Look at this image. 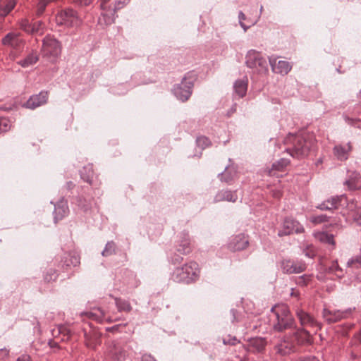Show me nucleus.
I'll list each match as a JSON object with an SVG mask.
<instances>
[{"label":"nucleus","instance_id":"f257e3e1","mask_svg":"<svg viewBox=\"0 0 361 361\" xmlns=\"http://www.w3.org/2000/svg\"><path fill=\"white\" fill-rule=\"evenodd\" d=\"M316 140L312 134L300 133H289L283 140L284 151L293 158L301 159L308 155L315 145Z\"/></svg>","mask_w":361,"mask_h":361},{"label":"nucleus","instance_id":"f03ea898","mask_svg":"<svg viewBox=\"0 0 361 361\" xmlns=\"http://www.w3.org/2000/svg\"><path fill=\"white\" fill-rule=\"evenodd\" d=\"M200 269L197 262L190 261L182 267L174 269L171 274V279L177 283L189 284L198 280Z\"/></svg>","mask_w":361,"mask_h":361},{"label":"nucleus","instance_id":"7ed1b4c3","mask_svg":"<svg viewBox=\"0 0 361 361\" xmlns=\"http://www.w3.org/2000/svg\"><path fill=\"white\" fill-rule=\"evenodd\" d=\"M310 333L305 329L298 331L293 336H286L280 339L275 345L274 349L277 354L286 355L295 351V343H302L308 340Z\"/></svg>","mask_w":361,"mask_h":361},{"label":"nucleus","instance_id":"20e7f679","mask_svg":"<svg viewBox=\"0 0 361 361\" xmlns=\"http://www.w3.org/2000/svg\"><path fill=\"white\" fill-rule=\"evenodd\" d=\"M271 310L275 317L276 321L273 324L275 331H283L295 326V320L287 305H275Z\"/></svg>","mask_w":361,"mask_h":361},{"label":"nucleus","instance_id":"39448f33","mask_svg":"<svg viewBox=\"0 0 361 361\" xmlns=\"http://www.w3.org/2000/svg\"><path fill=\"white\" fill-rule=\"evenodd\" d=\"M56 22L57 25L66 27H77L81 25L82 19L76 11L71 8H66L57 13Z\"/></svg>","mask_w":361,"mask_h":361},{"label":"nucleus","instance_id":"423d86ee","mask_svg":"<svg viewBox=\"0 0 361 361\" xmlns=\"http://www.w3.org/2000/svg\"><path fill=\"white\" fill-rule=\"evenodd\" d=\"M245 64L247 68L258 73H264L268 71L267 60L261 53L251 49L247 51L245 56Z\"/></svg>","mask_w":361,"mask_h":361},{"label":"nucleus","instance_id":"0eeeda50","mask_svg":"<svg viewBox=\"0 0 361 361\" xmlns=\"http://www.w3.org/2000/svg\"><path fill=\"white\" fill-rule=\"evenodd\" d=\"M98 7L102 11L98 18V23L101 26H107L114 23L116 15L114 4L111 0H97Z\"/></svg>","mask_w":361,"mask_h":361},{"label":"nucleus","instance_id":"6e6552de","mask_svg":"<svg viewBox=\"0 0 361 361\" xmlns=\"http://www.w3.org/2000/svg\"><path fill=\"white\" fill-rule=\"evenodd\" d=\"M355 310L349 307L344 310L333 309L331 307H324L322 312V317L327 324H334L343 319L348 318Z\"/></svg>","mask_w":361,"mask_h":361},{"label":"nucleus","instance_id":"1a4fd4ad","mask_svg":"<svg viewBox=\"0 0 361 361\" xmlns=\"http://www.w3.org/2000/svg\"><path fill=\"white\" fill-rule=\"evenodd\" d=\"M61 48L60 42L50 36L46 37L42 43V54L51 60L57 58L61 54Z\"/></svg>","mask_w":361,"mask_h":361},{"label":"nucleus","instance_id":"9d476101","mask_svg":"<svg viewBox=\"0 0 361 361\" xmlns=\"http://www.w3.org/2000/svg\"><path fill=\"white\" fill-rule=\"evenodd\" d=\"M280 267L283 274H297L305 271L307 264L302 260L283 259L280 262Z\"/></svg>","mask_w":361,"mask_h":361},{"label":"nucleus","instance_id":"9b49d317","mask_svg":"<svg viewBox=\"0 0 361 361\" xmlns=\"http://www.w3.org/2000/svg\"><path fill=\"white\" fill-rule=\"evenodd\" d=\"M193 82L188 80L185 77L180 84L176 85L173 88V93L180 101L184 102L191 96L192 92Z\"/></svg>","mask_w":361,"mask_h":361},{"label":"nucleus","instance_id":"f8f14e48","mask_svg":"<svg viewBox=\"0 0 361 361\" xmlns=\"http://www.w3.org/2000/svg\"><path fill=\"white\" fill-rule=\"evenodd\" d=\"M305 231L303 226L297 220L287 217L284 219L281 228L278 232V235L285 236L293 233H302Z\"/></svg>","mask_w":361,"mask_h":361},{"label":"nucleus","instance_id":"ddd939ff","mask_svg":"<svg viewBox=\"0 0 361 361\" xmlns=\"http://www.w3.org/2000/svg\"><path fill=\"white\" fill-rule=\"evenodd\" d=\"M296 316L302 326L311 328L315 331L322 329V324L319 322L312 315L302 309L296 310Z\"/></svg>","mask_w":361,"mask_h":361},{"label":"nucleus","instance_id":"4468645a","mask_svg":"<svg viewBox=\"0 0 361 361\" xmlns=\"http://www.w3.org/2000/svg\"><path fill=\"white\" fill-rule=\"evenodd\" d=\"M347 197L345 195L332 197L324 201L317 207L321 210H333L341 209L343 211L345 205H347Z\"/></svg>","mask_w":361,"mask_h":361},{"label":"nucleus","instance_id":"2eb2a0df","mask_svg":"<svg viewBox=\"0 0 361 361\" xmlns=\"http://www.w3.org/2000/svg\"><path fill=\"white\" fill-rule=\"evenodd\" d=\"M343 216L347 215L351 218L357 225L361 226V203L349 202L347 200V205H345L343 211H341Z\"/></svg>","mask_w":361,"mask_h":361},{"label":"nucleus","instance_id":"dca6fc26","mask_svg":"<svg viewBox=\"0 0 361 361\" xmlns=\"http://www.w3.org/2000/svg\"><path fill=\"white\" fill-rule=\"evenodd\" d=\"M2 44L15 51H20L24 46L25 40L19 32H11L1 39Z\"/></svg>","mask_w":361,"mask_h":361},{"label":"nucleus","instance_id":"f3484780","mask_svg":"<svg viewBox=\"0 0 361 361\" xmlns=\"http://www.w3.org/2000/svg\"><path fill=\"white\" fill-rule=\"evenodd\" d=\"M352 150L353 145L349 141L345 144L338 143L335 145L332 149V152L336 160L345 161L350 157Z\"/></svg>","mask_w":361,"mask_h":361},{"label":"nucleus","instance_id":"a211bd4d","mask_svg":"<svg viewBox=\"0 0 361 361\" xmlns=\"http://www.w3.org/2000/svg\"><path fill=\"white\" fill-rule=\"evenodd\" d=\"M269 61L272 71L275 73L286 75L290 71L292 68V66L289 62L278 60V58H276L274 56L269 57Z\"/></svg>","mask_w":361,"mask_h":361},{"label":"nucleus","instance_id":"6ab92c4d","mask_svg":"<svg viewBox=\"0 0 361 361\" xmlns=\"http://www.w3.org/2000/svg\"><path fill=\"white\" fill-rule=\"evenodd\" d=\"M248 245V237L243 233H240L231 238L228 247L233 251H240L247 248Z\"/></svg>","mask_w":361,"mask_h":361},{"label":"nucleus","instance_id":"aec40b11","mask_svg":"<svg viewBox=\"0 0 361 361\" xmlns=\"http://www.w3.org/2000/svg\"><path fill=\"white\" fill-rule=\"evenodd\" d=\"M48 99V92L46 91H41L37 94H33L30 97L24 106L30 109H35L42 105L45 104Z\"/></svg>","mask_w":361,"mask_h":361},{"label":"nucleus","instance_id":"412c9836","mask_svg":"<svg viewBox=\"0 0 361 361\" xmlns=\"http://www.w3.org/2000/svg\"><path fill=\"white\" fill-rule=\"evenodd\" d=\"M176 250L181 255H188L192 251L188 232L184 231L180 233Z\"/></svg>","mask_w":361,"mask_h":361},{"label":"nucleus","instance_id":"4be33fe9","mask_svg":"<svg viewBox=\"0 0 361 361\" xmlns=\"http://www.w3.org/2000/svg\"><path fill=\"white\" fill-rule=\"evenodd\" d=\"M126 352L118 343L113 342L109 347L108 356L113 360L121 361L124 360Z\"/></svg>","mask_w":361,"mask_h":361},{"label":"nucleus","instance_id":"5701e85b","mask_svg":"<svg viewBox=\"0 0 361 361\" xmlns=\"http://www.w3.org/2000/svg\"><path fill=\"white\" fill-rule=\"evenodd\" d=\"M68 212H69V209L68 207L67 202L65 201L63 198H62L56 204H54V222L57 223L58 221L61 220L66 215H68Z\"/></svg>","mask_w":361,"mask_h":361},{"label":"nucleus","instance_id":"b1692460","mask_svg":"<svg viewBox=\"0 0 361 361\" xmlns=\"http://www.w3.org/2000/svg\"><path fill=\"white\" fill-rule=\"evenodd\" d=\"M349 190H355L361 188V176L356 171L348 172V178L344 182Z\"/></svg>","mask_w":361,"mask_h":361},{"label":"nucleus","instance_id":"393cba45","mask_svg":"<svg viewBox=\"0 0 361 361\" xmlns=\"http://www.w3.org/2000/svg\"><path fill=\"white\" fill-rule=\"evenodd\" d=\"M238 195L236 191L229 190H219L214 197V202L227 201L235 202L238 200Z\"/></svg>","mask_w":361,"mask_h":361},{"label":"nucleus","instance_id":"a878e982","mask_svg":"<svg viewBox=\"0 0 361 361\" xmlns=\"http://www.w3.org/2000/svg\"><path fill=\"white\" fill-rule=\"evenodd\" d=\"M248 86V80L246 77L238 79L233 83L234 96L243 98L245 96Z\"/></svg>","mask_w":361,"mask_h":361},{"label":"nucleus","instance_id":"bb28decb","mask_svg":"<svg viewBox=\"0 0 361 361\" xmlns=\"http://www.w3.org/2000/svg\"><path fill=\"white\" fill-rule=\"evenodd\" d=\"M85 340L86 345L91 349H95L100 344V337L95 332H85Z\"/></svg>","mask_w":361,"mask_h":361},{"label":"nucleus","instance_id":"cd10ccee","mask_svg":"<svg viewBox=\"0 0 361 361\" xmlns=\"http://www.w3.org/2000/svg\"><path fill=\"white\" fill-rule=\"evenodd\" d=\"M289 164V159L281 158L272 164L271 168L268 170V174L269 176H276V172L283 171Z\"/></svg>","mask_w":361,"mask_h":361},{"label":"nucleus","instance_id":"c85d7f7f","mask_svg":"<svg viewBox=\"0 0 361 361\" xmlns=\"http://www.w3.org/2000/svg\"><path fill=\"white\" fill-rule=\"evenodd\" d=\"M85 314L87 315L90 319L96 320L100 323L103 322L104 321L112 322L115 320L114 319L106 317L105 312L101 308H98L97 310H94V312H86Z\"/></svg>","mask_w":361,"mask_h":361},{"label":"nucleus","instance_id":"c756f323","mask_svg":"<svg viewBox=\"0 0 361 361\" xmlns=\"http://www.w3.org/2000/svg\"><path fill=\"white\" fill-rule=\"evenodd\" d=\"M62 266L66 267H77L80 264V257L75 254L67 253L63 257Z\"/></svg>","mask_w":361,"mask_h":361},{"label":"nucleus","instance_id":"7c9ffc66","mask_svg":"<svg viewBox=\"0 0 361 361\" xmlns=\"http://www.w3.org/2000/svg\"><path fill=\"white\" fill-rule=\"evenodd\" d=\"M39 60L37 52L32 51L25 59L18 61V64L23 68H27L35 64Z\"/></svg>","mask_w":361,"mask_h":361},{"label":"nucleus","instance_id":"2f4dec72","mask_svg":"<svg viewBox=\"0 0 361 361\" xmlns=\"http://www.w3.org/2000/svg\"><path fill=\"white\" fill-rule=\"evenodd\" d=\"M16 0H1L0 1V16H6L15 7Z\"/></svg>","mask_w":361,"mask_h":361},{"label":"nucleus","instance_id":"473e14b6","mask_svg":"<svg viewBox=\"0 0 361 361\" xmlns=\"http://www.w3.org/2000/svg\"><path fill=\"white\" fill-rule=\"evenodd\" d=\"M81 178L88 183L89 184H92V179L94 176V171L92 169V164H88L82 168V169L80 171Z\"/></svg>","mask_w":361,"mask_h":361},{"label":"nucleus","instance_id":"72a5a7b5","mask_svg":"<svg viewBox=\"0 0 361 361\" xmlns=\"http://www.w3.org/2000/svg\"><path fill=\"white\" fill-rule=\"evenodd\" d=\"M236 172L233 168L226 167L224 171L219 173L218 176L221 182L230 183L234 178Z\"/></svg>","mask_w":361,"mask_h":361},{"label":"nucleus","instance_id":"f704fd0d","mask_svg":"<svg viewBox=\"0 0 361 361\" xmlns=\"http://www.w3.org/2000/svg\"><path fill=\"white\" fill-rule=\"evenodd\" d=\"M115 304L118 312H129L132 310V307L128 300L115 298Z\"/></svg>","mask_w":361,"mask_h":361},{"label":"nucleus","instance_id":"c9c22d12","mask_svg":"<svg viewBox=\"0 0 361 361\" xmlns=\"http://www.w3.org/2000/svg\"><path fill=\"white\" fill-rule=\"evenodd\" d=\"M264 347L265 341L262 338H252L250 342V348H252L253 351L261 352Z\"/></svg>","mask_w":361,"mask_h":361},{"label":"nucleus","instance_id":"e433bc0d","mask_svg":"<svg viewBox=\"0 0 361 361\" xmlns=\"http://www.w3.org/2000/svg\"><path fill=\"white\" fill-rule=\"evenodd\" d=\"M348 268H361V249L359 254L353 256L347 262Z\"/></svg>","mask_w":361,"mask_h":361},{"label":"nucleus","instance_id":"4c0bfd02","mask_svg":"<svg viewBox=\"0 0 361 361\" xmlns=\"http://www.w3.org/2000/svg\"><path fill=\"white\" fill-rule=\"evenodd\" d=\"M116 245L114 241H108L105 245L104 249L102 252L103 257H109L116 254Z\"/></svg>","mask_w":361,"mask_h":361},{"label":"nucleus","instance_id":"58836bf2","mask_svg":"<svg viewBox=\"0 0 361 361\" xmlns=\"http://www.w3.org/2000/svg\"><path fill=\"white\" fill-rule=\"evenodd\" d=\"M326 270L329 273H335L339 278L343 276V270L339 267L337 262H332L331 265L326 268Z\"/></svg>","mask_w":361,"mask_h":361},{"label":"nucleus","instance_id":"ea45409f","mask_svg":"<svg viewBox=\"0 0 361 361\" xmlns=\"http://www.w3.org/2000/svg\"><path fill=\"white\" fill-rule=\"evenodd\" d=\"M343 118L347 124H348L351 126H353L355 128L361 129V120L360 119L350 118L349 116H348L345 114L343 115Z\"/></svg>","mask_w":361,"mask_h":361},{"label":"nucleus","instance_id":"a19ab883","mask_svg":"<svg viewBox=\"0 0 361 361\" xmlns=\"http://www.w3.org/2000/svg\"><path fill=\"white\" fill-rule=\"evenodd\" d=\"M32 24H31L28 20L24 19L22 20L20 26L22 30H23L25 32L28 33H35V31L37 30L38 28H32Z\"/></svg>","mask_w":361,"mask_h":361},{"label":"nucleus","instance_id":"79ce46f5","mask_svg":"<svg viewBox=\"0 0 361 361\" xmlns=\"http://www.w3.org/2000/svg\"><path fill=\"white\" fill-rule=\"evenodd\" d=\"M319 238L322 242H324L329 245H334L335 244L334 235L332 234L323 232L319 235Z\"/></svg>","mask_w":361,"mask_h":361},{"label":"nucleus","instance_id":"37998d69","mask_svg":"<svg viewBox=\"0 0 361 361\" xmlns=\"http://www.w3.org/2000/svg\"><path fill=\"white\" fill-rule=\"evenodd\" d=\"M11 128V121L5 117H0V134L8 131Z\"/></svg>","mask_w":361,"mask_h":361},{"label":"nucleus","instance_id":"c03bdc74","mask_svg":"<svg viewBox=\"0 0 361 361\" xmlns=\"http://www.w3.org/2000/svg\"><path fill=\"white\" fill-rule=\"evenodd\" d=\"M11 128V121L5 117H0V134L8 131Z\"/></svg>","mask_w":361,"mask_h":361},{"label":"nucleus","instance_id":"a18cd8bd","mask_svg":"<svg viewBox=\"0 0 361 361\" xmlns=\"http://www.w3.org/2000/svg\"><path fill=\"white\" fill-rule=\"evenodd\" d=\"M329 216L326 214L315 215L311 217L310 221L314 224L329 221Z\"/></svg>","mask_w":361,"mask_h":361},{"label":"nucleus","instance_id":"49530a36","mask_svg":"<svg viewBox=\"0 0 361 361\" xmlns=\"http://www.w3.org/2000/svg\"><path fill=\"white\" fill-rule=\"evenodd\" d=\"M196 143L198 147L203 149L210 145V141L207 137L204 136H200L197 138Z\"/></svg>","mask_w":361,"mask_h":361},{"label":"nucleus","instance_id":"de8ad7c7","mask_svg":"<svg viewBox=\"0 0 361 361\" xmlns=\"http://www.w3.org/2000/svg\"><path fill=\"white\" fill-rule=\"evenodd\" d=\"M246 19V16L244 14V13L243 11H239L238 13V20H239V24L240 25V27L244 30V31H247V30L251 26V25H253L256 23V21L254 22V23H252L251 25H245L244 23H243V20H245Z\"/></svg>","mask_w":361,"mask_h":361},{"label":"nucleus","instance_id":"09e8293b","mask_svg":"<svg viewBox=\"0 0 361 361\" xmlns=\"http://www.w3.org/2000/svg\"><path fill=\"white\" fill-rule=\"evenodd\" d=\"M77 204L78 206L84 211H87L90 208V202H87L86 200L82 199L81 197H78Z\"/></svg>","mask_w":361,"mask_h":361},{"label":"nucleus","instance_id":"8fccbe9b","mask_svg":"<svg viewBox=\"0 0 361 361\" xmlns=\"http://www.w3.org/2000/svg\"><path fill=\"white\" fill-rule=\"evenodd\" d=\"M223 343L224 345H235L239 341L236 338L235 336H231V335H228L226 338L223 339Z\"/></svg>","mask_w":361,"mask_h":361},{"label":"nucleus","instance_id":"3c124183","mask_svg":"<svg viewBox=\"0 0 361 361\" xmlns=\"http://www.w3.org/2000/svg\"><path fill=\"white\" fill-rule=\"evenodd\" d=\"M129 0H116L114 4V13H116V11L122 8L128 2Z\"/></svg>","mask_w":361,"mask_h":361},{"label":"nucleus","instance_id":"603ef678","mask_svg":"<svg viewBox=\"0 0 361 361\" xmlns=\"http://www.w3.org/2000/svg\"><path fill=\"white\" fill-rule=\"evenodd\" d=\"M310 280V276L304 274L300 277H298L296 283L300 286H305L307 282Z\"/></svg>","mask_w":361,"mask_h":361},{"label":"nucleus","instance_id":"864d4df0","mask_svg":"<svg viewBox=\"0 0 361 361\" xmlns=\"http://www.w3.org/2000/svg\"><path fill=\"white\" fill-rule=\"evenodd\" d=\"M169 260L172 264H176L180 263L183 260V257L180 255L174 254L173 255L169 257Z\"/></svg>","mask_w":361,"mask_h":361},{"label":"nucleus","instance_id":"5fc2aeb1","mask_svg":"<svg viewBox=\"0 0 361 361\" xmlns=\"http://www.w3.org/2000/svg\"><path fill=\"white\" fill-rule=\"evenodd\" d=\"M74 1L80 6H88L93 0H74Z\"/></svg>","mask_w":361,"mask_h":361},{"label":"nucleus","instance_id":"6e6d98bb","mask_svg":"<svg viewBox=\"0 0 361 361\" xmlns=\"http://www.w3.org/2000/svg\"><path fill=\"white\" fill-rule=\"evenodd\" d=\"M231 314L232 315L231 322L232 323H234L235 322H238V312L235 310L231 309Z\"/></svg>","mask_w":361,"mask_h":361},{"label":"nucleus","instance_id":"4d7b16f0","mask_svg":"<svg viewBox=\"0 0 361 361\" xmlns=\"http://www.w3.org/2000/svg\"><path fill=\"white\" fill-rule=\"evenodd\" d=\"M42 23L41 21H37L34 23H32V28H38L37 30L35 31V32H39L42 29Z\"/></svg>","mask_w":361,"mask_h":361},{"label":"nucleus","instance_id":"13d9d810","mask_svg":"<svg viewBox=\"0 0 361 361\" xmlns=\"http://www.w3.org/2000/svg\"><path fill=\"white\" fill-rule=\"evenodd\" d=\"M59 333H61V334H66V335H68V336L71 334V331L67 329L63 326H60L59 327Z\"/></svg>","mask_w":361,"mask_h":361},{"label":"nucleus","instance_id":"bf43d9fd","mask_svg":"<svg viewBox=\"0 0 361 361\" xmlns=\"http://www.w3.org/2000/svg\"><path fill=\"white\" fill-rule=\"evenodd\" d=\"M142 361H156L150 355H144L142 357Z\"/></svg>","mask_w":361,"mask_h":361},{"label":"nucleus","instance_id":"052dcab7","mask_svg":"<svg viewBox=\"0 0 361 361\" xmlns=\"http://www.w3.org/2000/svg\"><path fill=\"white\" fill-rule=\"evenodd\" d=\"M16 361H30V357L27 355H23Z\"/></svg>","mask_w":361,"mask_h":361},{"label":"nucleus","instance_id":"680f3d73","mask_svg":"<svg viewBox=\"0 0 361 361\" xmlns=\"http://www.w3.org/2000/svg\"><path fill=\"white\" fill-rule=\"evenodd\" d=\"M236 106L237 104H234L231 108L230 109V110L227 112V115L228 116H230L232 114H233L234 112H235L236 111Z\"/></svg>","mask_w":361,"mask_h":361},{"label":"nucleus","instance_id":"e2e57ef3","mask_svg":"<svg viewBox=\"0 0 361 361\" xmlns=\"http://www.w3.org/2000/svg\"><path fill=\"white\" fill-rule=\"evenodd\" d=\"M56 278V273L54 272L51 276L46 275L44 279H45L46 281H50L51 280H55Z\"/></svg>","mask_w":361,"mask_h":361},{"label":"nucleus","instance_id":"0e129e2a","mask_svg":"<svg viewBox=\"0 0 361 361\" xmlns=\"http://www.w3.org/2000/svg\"><path fill=\"white\" fill-rule=\"evenodd\" d=\"M304 255L309 257V258H313L314 256V253L312 251H304Z\"/></svg>","mask_w":361,"mask_h":361},{"label":"nucleus","instance_id":"69168bd1","mask_svg":"<svg viewBox=\"0 0 361 361\" xmlns=\"http://www.w3.org/2000/svg\"><path fill=\"white\" fill-rule=\"evenodd\" d=\"M75 185L72 181H68L66 183V187L68 190H72L74 188Z\"/></svg>","mask_w":361,"mask_h":361},{"label":"nucleus","instance_id":"338daca9","mask_svg":"<svg viewBox=\"0 0 361 361\" xmlns=\"http://www.w3.org/2000/svg\"><path fill=\"white\" fill-rule=\"evenodd\" d=\"M274 197L275 198H280L281 196H282V194H281V192L279 191V190H277L276 192H274V194H273Z\"/></svg>","mask_w":361,"mask_h":361},{"label":"nucleus","instance_id":"774afa93","mask_svg":"<svg viewBox=\"0 0 361 361\" xmlns=\"http://www.w3.org/2000/svg\"><path fill=\"white\" fill-rule=\"evenodd\" d=\"M355 337L361 343V329L360 331L355 334Z\"/></svg>","mask_w":361,"mask_h":361}]
</instances>
